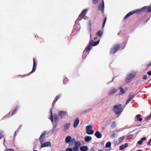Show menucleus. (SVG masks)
<instances>
[{
	"instance_id": "9",
	"label": "nucleus",
	"mask_w": 151,
	"mask_h": 151,
	"mask_svg": "<svg viewBox=\"0 0 151 151\" xmlns=\"http://www.w3.org/2000/svg\"><path fill=\"white\" fill-rule=\"evenodd\" d=\"M95 136L98 138H100L102 137V135L99 131H96L95 133Z\"/></svg>"
},
{
	"instance_id": "40",
	"label": "nucleus",
	"mask_w": 151,
	"mask_h": 151,
	"mask_svg": "<svg viewBox=\"0 0 151 151\" xmlns=\"http://www.w3.org/2000/svg\"><path fill=\"white\" fill-rule=\"evenodd\" d=\"M147 78V76L146 75H144L143 77V78L144 80H145Z\"/></svg>"
},
{
	"instance_id": "47",
	"label": "nucleus",
	"mask_w": 151,
	"mask_h": 151,
	"mask_svg": "<svg viewBox=\"0 0 151 151\" xmlns=\"http://www.w3.org/2000/svg\"><path fill=\"white\" fill-rule=\"evenodd\" d=\"M98 151H102V150H98Z\"/></svg>"
},
{
	"instance_id": "8",
	"label": "nucleus",
	"mask_w": 151,
	"mask_h": 151,
	"mask_svg": "<svg viewBox=\"0 0 151 151\" xmlns=\"http://www.w3.org/2000/svg\"><path fill=\"white\" fill-rule=\"evenodd\" d=\"M79 119L78 118H76L74 121L73 127L76 128L78 125L79 123Z\"/></svg>"
},
{
	"instance_id": "6",
	"label": "nucleus",
	"mask_w": 151,
	"mask_h": 151,
	"mask_svg": "<svg viewBox=\"0 0 151 151\" xmlns=\"http://www.w3.org/2000/svg\"><path fill=\"white\" fill-rule=\"evenodd\" d=\"M51 143L50 142H45L43 144H41V148L46 147H51Z\"/></svg>"
},
{
	"instance_id": "21",
	"label": "nucleus",
	"mask_w": 151,
	"mask_h": 151,
	"mask_svg": "<svg viewBox=\"0 0 151 151\" xmlns=\"http://www.w3.org/2000/svg\"><path fill=\"white\" fill-rule=\"evenodd\" d=\"M103 34V32L101 30L99 31L97 33H96V35L100 37Z\"/></svg>"
},
{
	"instance_id": "43",
	"label": "nucleus",
	"mask_w": 151,
	"mask_h": 151,
	"mask_svg": "<svg viewBox=\"0 0 151 151\" xmlns=\"http://www.w3.org/2000/svg\"><path fill=\"white\" fill-rule=\"evenodd\" d=\"M120 149H121V150H123V146L121 145V146L120 147Z\"/></svg>"
},
{
	"instance_id": "46",
	"label": "nucleus",
	"mask_w": 151,
	"mask_h": 151,
	"mask_svg": "<svg viewBox=\"0 0 151 151\" xmlns=\"http://www.w3.org/2000/svg\"><path fill=\"white\" fill-rule=\"evenodd\" d=\"M97 37H96L94 38V40H97Z\"/></svg>"
},
{
	"instance_id": "26",
	"label": "nucleus",
	"mask_w": 151,
	"mask_h": 151,
	"mask_svg": "<svg viewBox=\"0 0 151 151\" xmlns=\"http://www.w3.org/2000/svg\"><path fill=\"white\" fill-rule=\"evenodd\" d=\"M151 117V114H150L149 115H148L147 117H146L145 119V120L146 121H147L149 119H150Z\"/></svg>"
},
{
	"instance_id": "37",
	"label": "nucleus",
	"mask_w": 151,
	"mask_h": 151,
	"mask_svg": "<svg viewBox=\"0 0 151 151\" xmlns=\"http://www.w3.org/2000/svg\"><path fill=\"white\" fill-rule=\"evenodd\" d=\"M147 74L149 76H151V71H149L147 72Z\"/></svg>"
},
{
	"instance_id": "33",
	"label": "nucleus",
	"mask_w": 151,
	"mask_h": 151,
	"mask_svg": "<svg viewBox=\"0 0 151 151\" xmlns=\"http://www.w3.org/2000/svg\"><path fill=\"white\" fill-rule=\"evenodd\" d=\"M14 150L13 149H6L4 151H14Z\"/></svg>"
},
{
	"instance_id": "25",
	"label": "nucleus",
	"mask_w": 151,
	"mask_h": 151,
	"mask_svg": "<svg viewBox=\"0 0 151 151\" xmlns=\"http://www.w3.org/2000/svg\"><path fill=\"white\" fill-rule=\"evenodd\" d=\"M134 94L132 93H130L129 96V99H131L134 96Z\"/></svg>"
},
{
	"instance_id": "35",
	"label": "nucleus",
	"mask_w": 151,
	"mask_h": 151,
	"mask_svg": "<svg viewBox=\"0 0 151 151\" xmlns=\"http://www.w3.org/2000/svg\"><path fill=\"white\" fill-rule=\"evenodd\" d=\"M146 137H144L141 139V140L143 142V141H145L146 140Z\"/></svg>"
},
{
	"instance_id": "52",
	"label": "nucleus",
	"mask_w": 151,
	"mask_h": 151,
	"mask_svg": "<svg viewBox=\"0 0 151 151\" xmlns=\"http://www.w3.org/2000/svg\"><path fill=\"white\" fill-rule=\"evenodd\" d=\"M1 136H0V139H1Z\"/></svg>"
},
{
	"instance_id": "16",
	"label": "nucleus",
	"mask_w": 151,
	"mask_h": 151,
	"mask_svg": "<svg viewBox=\"0 0 151 151\" xmlns=\"http://www.w3.org/2000/svg\"><path fill=\"white\" fill-rule=\"evenodd\" d=\"M141 116V115L140 114H138L137 115L136 118L137 120V121L140 122H142V121L143 119L142 117H140Z\"/></svg>"
},
{
	"instance_id": "29",
	"label": "nucleus",
	"mask_w": 151,
	"mask_h": 151,
	"mask_svg": "<svg viewBox=\"0 0 151 151\" xmlns=\"http://www.w3.org/2000/svg\"><path fill=\"white\" fill-rule=\"evenodd\" d=\"M128 143H126L123 145V149L127 147L128 146Z\"/></svg>"
},
{
	"instance_id": "5",
	"label": "nucleus",
	"mask_w": 151,
	"mask_h": 151,
	"mask_svg": "<svg viewBox=\"0 0 151 151\" xmlns=\"http://www.w3.org/2000/svg\"><path fill=\"white\" fill-rule=\"evenodd\" d=\"M119 47H120L119 45H116L115 47H114L111 49V54L114 53L117 51Z\"/></svg>"
},
{
	"instance_id": "28",
	"label": "nucleus",
	"mask_w": 151,
	"mask_h": 151,
	"mask_svg": "<svg viewBox=\"0 0 151 151\" xmlns=\"http://www.w3.org/2000/svg\"><path fill=\"white\" fill-rule=\"evenodd\" d=\"M50 112H51V116L50 118V120H51V121H52V122H53V117H52V111H50Z\"/></svg>"
},
{
	"instance_id": "32",
	"label": "nucleus",
	"mask_w": 151,
	"mask_h": 151,
	"mask_svg": "<svg viewBox=\"0 0 151 151\" xmlns=\"http://www.w3.org/2000/svg\"><path fill=\"white\" fill-rule=\"evenodd\" d=\"M98 0H93V3L95 4H96L98 2Z\"/></svg>"
},
{
	"instance_id": "2",
	"label": "nucleus",
	"mask_w": 151,
	"mask_h": 151,
	"mask_svg": "<svg viewBox=\"0 0 151 151\" xmlns=\"http://www.w3.org/2000/svg\"><path fill=\"white\" fill-rule=\"evenodd\" d=\"M75 142L74 146L73 147L74 151H78L79 148L80 147L81 144L80 141H76L74 139H72L70 142L69 143V146H71L72 145V143Z\"/></svg>"
},
{
	"instance_id": "18",
	"label": "nucleus",
	"mask_w": 151,
	"mask_h": 151,
	"mask_svg": "<svg viewBox=\"0 0 151 151\" xmlns=\"http://www.w3.org/2000/svg\"><path fill=\"white\" fill-rule=\"evenodd\" d=\"M71 137L70 136H68L65 138V141L67 143H68L70 142L71 139Z\"/></svg>"
},
{
	"instance_id": "39",
	"label": "nucleus",
	"mask_w": 151,
	"mask_h": 151,
	"mask_svg": "<svg viewBox=\"0 0 151 151\" xmlns=\"http://www.w3.org/2000/svg\"><path fill=\"white\" fill-rule=\"evenodd\" d=\"M127 89L128 88L127 87L124 88L125 90L123 89V94L125 92L127 91Z\"/></svg>"
},
{
	"instance_id": "41",
	"label": "nucleus",
	"mask_w": 151,
	"mask_h": 151,
	"mask_svg": "<svg viewBox=\"0 0 151 151\" xmlns=\"http://www.w3.org/2000/svg\"><path fill=\"white\" fill-rule=\"evenodd\" d=\"M119 89L121 92V94H122L123 93V89L122 87H120Z\"/></svg>"
},
{
	"instance_id": "50",
	"label": "nucleus",
	"mask_w": 151,
	"mask_h": 151,
	"mask_svg": "<svg viewBox=\"0 0 151 151\" xmlns=\"http://www.w3.org/2000/svg\"><path fill=\"white\" fill-rule=\"evenodd\" d=\"M124 137L123 136V139H124Z\"/></svg>"
},
{
	"instance_id": "13",
	"label": "nucleus",
	"mask_w": 151,
	"mask_h": 151,
	"mask_svg": "<svg viewBox=\"0 0 151 151\" xmlns=\"http://www.w3.org/2000/svg\"><path fill=\"white\" fill-rule=\"evenodd\" d=\"M92 140V137L89 136H87L85 138V140L86 142H89Z\"/></svg>"
},
{
	"instance_id": "44",
	"label": "nucleus",
	"mask_w": 151,
	"mask_h": 151,
	"mask_svg": "<svg viewBox=\"0 0 151 151\" xmlns=\"http://www.w3.org/2000/svg\"><path fill=\"white\" fill-rule=\"evenodd\" d=\"M16 109H16V108L15 109V110H14L13 111V113H12V114H14V113H15V111L16 110Z\"/></svg>"
},
{
	"instance_id": "11",
	"label": "nucleus",
	"mask_w": 151,
	"mask_h": 151,
	"mask_svg": "<svg viewBox=\"0 0 151 151\" xmlns=\"http://www.w3.org/2000/svg\"><path fill=\"white\" fill-rule=\"evenodd\" d=\"M100 42V40H98L97 41L94 42L93 41H91L90 42V44L91 45H92L93 46H95L99 44Z\"/></svg>"
},
{
	"instance_id": "27",
	"label": "nucleus",
	"mask_w": 151,
	"mask_h": 151,
	"mask_svg": "<svg viewBox=\"0 0 151 151\" xmlns=\"http://www.w3.org/2000/svg\"><path fill=\"white\" fill-rule=\"evenodd\" d=\"M106 18H105L104 19V21L103 23V24H102V27L103 28L104 27L105 25V23L106 22Z\"/></svg>"
},
{
	"instance_id": "42",
	"label": "nucleus",
	"mask_w": 151,
	"mask_h": 151,
	"mask_svg": "<svg viewBox=\"0 0 151 151\" xmlns=\"http://www.w3.org/2000/svg\"><path fill=\"white\" fill-rule=\"evenodd\" d=\"M151 65V62L150 63H149V64H147L146 65V66H147V67H148L149 66H150V65Z\"/></svg>"
},
{
	"instance_id": "49",
	"label": "nucleus",
	"mask_w": 151,
	"mask_h": 151,
	"mask_svg": "<svg viewBox=\"0 0 151 151\" xmlns=\"http://www.w3.org/2000/svg\"><path fill=\"white\" fill-rule=\"evenodd\" d=\"M150 142H151V138L150 139Z\"/></svg>"
},
{
	"instance_id": "7",
	"label": "nucleus",
	"mask_w": 151,
	"mask_h": 151,
	"mask_svg": "<svg viewBox=\"0 0 151 151\" xmlns=\"http://www.w3.org/2000/svg\"><path fill=\"white\" fill-rule=\"evenodd\" d=\"M88 11V9H87L84 10L81 12V15L79 16V17L82 18L86 14Z\"/></svg>"
},
{
	"instance_id": "48",
	"label": "nucleus",
	"mask_w": 151,
	"mask_h": 151,
	"mask_svg": "<svg viewBox=\"0 0 151 151\" xmlns=\"http://www.w3.org/2000/svg\"><path fill=\"white\" fill-rule=\"evenodd\" d=\"M137 151H141L140 150H138Z\"/></svg>"
},
{
	"instance_id": "3",
	"label": "nucleus",
	"mask_w": 151,
	"mask_h": 151,
	"mask_svg": "<svg viewBox=\"0 0 151 151\" xmlns=\"http://www.w3.org/2000/svg\"><path fill=\"white\" fill-rule=\"evenodd\" d=\"M137 72L136 71H132L131 73L127 75L125 78V82L128 83L130 82L135 76L137 75Z\"/></svg>"
},
{
	"instance_id": "36",
	"label": "nucleus",
	"mask_w": 151,
	"mask_h": 151,
	"mask_svg": "<svg viewBox=\"0 0 151 151\" xmlns=\"http://www.w3.org/2000/svg\"><path fill=\"white\" fill-rule=\"evenodd\" d=\"M142 142H143L141 140H140L138 141L137 143L139 145H141L142 144Z\"/></svg>"
},
{
	"instance_id": "20",
	"label": "nucleus",
	"mask_w": 151,
	"mask_h": 151,
	"mask_svg": "<svg viewBox=\"0 0 151 151\" xmlns=\"http://www.w3.org/2000/svg\"><path fill=\"white\" fill-rule=\"evenodd\" d=\"M91 46L90 45H89L87 48L85 50L84 52H87L89 51L91 49Z\"/></svg>"
},
{
	"instance_id": "17",
	"label": "nucleus",
	"mask_w": 151,
	"mask_h": 151,
	"mask_svg": "<svg viewBox=\"0 0 151 151\" xmlns=\"http://www.w3.org/2000/svg\"><path fill=\"white\" fill-rule=\"evenodd\" d=\"M45 134V132H44L40 136V142L41 144H42L44 138L43 137V136L44 135V134Z\"/></svg>"
},
{
	"instance_id": "14",
	"label": "nucleus",
	"mask_w": 151,
	"mask_h": 151,
	"mask_svg": "<svg viewBox=\"0 0 151 151\" xmlns=\"http://www.w3.org/2000/svg\"><path fill=\"white\" fill-rule=\"evenodd\" d=\"M70 125V124L69 123L65 124L64 125L65 130H68L69 129Z\"/></svg>"
},
{
	"instance_id": "24",
	"label": "nucleus",
	"mask_w": 151,
	"mask_h": 151,
	"mask_svg": "<svg viewBox=\"0 0 151 151\" xmlns=\"http://www.w3.org/2000/svg\"><path fill=\"white\" fill-rule=\"evenodd\" d=\"M116 126V124L115 122H113L111 123V127L112 128H114Z\"/></svg>"
},
{
	"instance_id": "31",
	"label": "nucleus",
	"mask_w": 151,
	"mask_h": 151,
	"mask_svg": "<svg viewBox=\"0 0 151 151\" xmlns=\"http://www.w3.org/2000/svg\"><path fill=\"white\" fill-rule=\"evenodd\" d=\"M54 119L55 121H57L58 118L56 114L54 115Z\"/></svg>"
},
{
	"instance_id": "19",
	"label": "nucleus",
	"mask_w": 151,
	"mask_h": 151,
	"mask_svg": "<svg viewBox=\"0 0 151 151\" xmlns=\"http://www.w3.org/2000/svg\"><path fill=\"white\" fill-rule=\"evenodd\" d=\"M116 92V90L114 88H112L111 90L109 92L110 94H112L115 93Z\"/></svg>"
},
{
	"instance_id": "30",
	"label": "nucleus",
	"mask_w": 151,
	"mask_h": 151,
	"mask_svg": "<svg viewBox=\"0 0 151 151\" xmlns=\"http://www.w3.org/2000/svg\"><path fill=\"white\" fill-rule=\"evenodd\" d=\"M73 149L70 148H68L66 150V151H73Z\"/></svg>"
},
{
	"instance_id": "12",
	"label": "nucleus",
	"mask_w": 151,
	"mask_h": 151,
	"mask_svg": "<svg viewBox=\"0 0 151 151\" xmlns=\"http://www.w3.org/2000/svg\"><path fill=\"white\" fill-rule=\"evenodd\" d=\"M80 150L81 151H87L88 150V148L87 146H83L80 148Z\"/></svg>"
},
{
	"instance_id": "22",
	"label": "nucleus",
	"mask_w": 151,
	"mask_h": 151,
	"mask_svg": "<svg viewBox=\"0 0 151 151\" xmlns=\"http://www.w3.org/2000/svg\"><path fill=\"white\" fill-rule=\"evenodd\" d=\"M111 143L110 142H108L106 144L105 147L106 148L110 147H111Z\"/></svg>"
},
{
	"instance_id": "1",
	"label": "nucleus",
	"mask_w": 151,
	"mask_h": 151,
	"mask_svg": "<svg viewBox=\"0 0 151 151\" xmlns=\"http://www.w3.org/2000/svg\"><path fill=\"white\" fill-rule=\"evenodd\" d=\"M122 104H119L114 106L113 110L116 115L119 116L122 113Z\"/></svg>"
},
{
	"instance_id": "38",
	"label": "nucleus",
	"mask_w": 151,
	"mask_h": 151,
	"mask_svg": "<svg viewBox=\"0 0 151 151\" xmlns=\"http://www.w3.org/2000/svg\"><path fill=\"white\" fill-rule=\"evenodd\" d=\"M147 144L148 145H151V142H150V140L148 142H147Z\"/></svg>"
},
{
	"instance_id": "51",
	"label": "nucleus",
	"mask_w": 151,
	"mask_h": 151,
	"mask_svg": "<svg viewBox=\"0 0 151 151\" xmlns=\"http://www.w3.org/2000/svg\"><path fill=\"white\" fill-rule=\"evenodd\" d=\"M33 151H37V150H33Z\"/></svg>"
},
{
	"instance_id": "34",
	"label": "nucleus",
	"mask_w": 151,
	"mask_h": 151,
	"mask_svg": "<svg viewBox=\"0 0 151 151\" xmlns=\"http://www.w3.org/2000/svg\"><path fill=\"white\" fill-rule=\"evenodd\" d=\"M131 100V99L129 98V99H128L127 100V102H126V104H128L130 101Z\"/></svg>"
},
{
	"instance_id": "45",
	"label": "nucleus",
	"mask_w": 151,
	"mask_h": 151,
	"mask_svg": "<svg viewBox=\"0 0 151 151\" xmlns=\"http://www.w3.org/2000/svg\"><path fill=\"white\" fill-rule=\"evenodd\" d=\"M119 139H120V142H122V138H120Z\"/></svg>"
},
{
	"instance_id": "10",
	"label": "nucleus",
	"mask_w": 151,
	"mask_h": 151,
	"mask_svg": "<svg viewBox=\"0 0 151 151\" xmlns=\"http://www.w3.org/2000/svg\"><path fill=\"white\" fill-rule=\"evenodd\" d=\"M67 113L66 112H65L63 111H61L58 114L59 116H60L61 118H62V117L67 115Z\"/></svg>"
},
{
	"instance_id": "23",
	"label": "nucleus",
	"mask_w": 151,
	"mask_h": 151,
	"mask_svg": "<svg viewBox=\"0 0 151 151\" xmlns=\"http://www.w3.org/2000/svg\"><path fill=\"white\" fill-rule=\"evenodd\" d=\"M33 67L32 68V71L31 72H33L35 70V60L34 58H33Z\"/></svg>"
},
{
	"instance_id": "15",
	"label": "nucleus",
	"mask_w": 151,
	"mask_h": 151,
	"mask_svg": "<svg viewBox=\"0 0 151 151\" xmlns=\"http://www.w3.org/2000/svg\"><path fill=\"white\" fill-rule=\"evenodd\" d=\"M104 8V2L103 0H102V4L100 5L99 7V9L100 10H103Z\"/></svg>"
},
{
	"instance_id": "4",
	"label": "nucleus",
	"mask_w": 151,
	"mask_h": 151,
	"mask_svg": "<svg viewBox=\"0 0 151 151\" xmlns=\"http://www.w3.org/2000/svg\"><path fill=\"white\" fill-rule=\"evenodd\" d=\"M92 126L91 125H89L86 126V133L89 135H91L93 134L94 131L92 129Z\"/></svg>"
}]
</instances>
